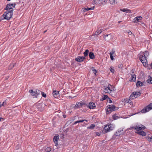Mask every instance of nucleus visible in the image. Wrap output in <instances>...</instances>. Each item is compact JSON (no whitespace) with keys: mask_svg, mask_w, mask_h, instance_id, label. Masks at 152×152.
Here are the masks:
<instances>
[{"mask_svg":"<svg viewBox=\"0 0 152 152\" xmlns=\"http://www.w3.org/2000/svg\"><path fill=\"white\" fill-rule=\"evenodd\" d=\"M128 33L129 35H131L132 34V32L131 31H129L128 32Z\"/></svg>","mask_w":152,"mask_h":152,"instance_id":"603ef678","label":"nucleus"},{"mask_svg":"<svg viewBox=\"0 0 152 152\" xmlns=\"http://www.w3.org/2000/svg\"><path fill=\"white\" fill-rule=\"evenodd\" d=\"M89 56L90 58L91 59H94L95 58V56L94 53L92 52L89 53Z\"/></svg>","mask_w":152,"mask_h":152,"instance_id":"aec40b11","label":"nucleus"},{"mask_svg":"<svg viewBox=\"0 0 152 152\" xmlns=\"http://www.w3.org/2000/svg\"><path fill=\"white\" fill-rule=\"evenodd\" d=\"M143 56L147 58L149 56V53L147 51H145L143 54Z\"/></svg>","mask_w":152,"mask_h":152,"instance_id":"473e14b6","label":"nucleus"},{"mask_svg":"<svg viewBox=\"0 0 152 152\" xmlns=\"http://www.w3.org/2000/svg\"><path fill=\"white\" fill-rule=\"evenodd\" d=\"M2 119H3L2 118L0 117V121H1V120Z\"/></svg>","mask_w":152,"mask_h":152,"instance_id":"13d9d810","label":"nucleus"},{"mask_svg":"<svg viewBox=\"0 0 152 152\" xmlns=\"http://www.w3.org/2000/svg\"><path fill=\"white\" fill-rule=\"evenodd\" d=\"M1 104H0V108H1Z\"/></svg>","mask_w":152,"mask_h":152,"instance_id":"bf43d9fd","label":"nucleus"},{"mask_svg":"<svg viewBox=\"0 0 152 152\" xmlns=\"http://www.w3.org/2000/svg\"><path fill=\"white\" fill-rule=\"evenodd\" d=\"M46 31H47V30L45 31L44 32V33H45Z\"/></svg>","mask_w":152,"mask_h":152,"instance_id":"052dcab7","label":"nucleus"},{"mask_svg":"<svg viewBox=\"0 0 152 152\" xmlns=\"http://www.w3.org/2000/svg\"><path fill=\"white\" fill-rule=\"evenodd\" d=\"M131 128L135 129L137 132H138L141 131V130L142 129H145V127L144 126L141 125V126H136L134 127H132Z\"/></svg>","mask_w":152,"mask_h":152,"instance_id":"1a4fd4ad","label":"nucleus"},{"mask_svg":"<svg viewBox=\"0 0 152 152\" xmlns=\"http://www.w3.org/2000/svg\"><path fill=\"white\" fill-rule=\"evenodd\" d=\"M102 31L103 30L102 29H98L95 32L94 35L95 36L98 35L99 34H101Z\"/></svg>","mask_w":152,"mask_h":152,"instance_id":"6ab92c4d","label":"nucleus"},{"mask_svg":"<svg viewBox=\"0 0 152 152\" xmlns=\"http://www.w3.org/2000/svg\"><path fill=\"white\" fill-rule=\"evenodd\" d=\"M108 108L106 109L107 113H109L113 111L117 110L118 108L113 105H109L107 106Z\"/></svg>","mask_w":152,"mask_h":152,"instance_id":"39448f33","label":"nucleus"},{"mask_svg":"<svg viewBox=\"0 0 152 152\" xmlns=\"http://www.w3.org/2000/svg\"><path fill=\"white\" fill-rule=\"evenodd\" d=\"M89 50L88 49L86 50H85V52H84L83 53V54L84 55V57H85V58H86V56H88V54L89 53Z\"/></svg>","mask_w":152,"mask_h":152,"instance_id":"b1692460","label":"nucleus"},{"mask_svg":"<svg viewBox=\"0 0 152 152\" xmlns=\"http://www.w3.org/2000/svg\"><path fill=\"white\" fill-rule=\"evenodd\" d=\"M131 101V100L130 99H124V102H126V103H128L129 102V101Z\"/></svg>","mask_w":152,"mask_h":152,"instance_id":"e433bc0d","label":"nucleus"},{"mask_svg":"<svg viewBox=\"0 0 152 152\" xmlns=\"http://www.w3.org/2000/svg\"><path fill=\"white\" fill-rule=\"evenodd\" d=\"M129 104L131 105H132L133 104L132 102V101H129Z\"/></svg>","mask_w":152,"mask_h":152,"instance_id":"3c124183","label":"nucleus"},{"mask_svg":"<svg viewBox=\"0 0 152 152\" xmlns=\"http://www.w3.org/2000/svg\"><path fill=\"white\" fill-rule=\"evenodd\" d=\"M110 58L112 60H113L114 59V58H113V55H112L111 54H110Z\"/></svg>","mask_w":152,"mask_h":152,"instance_id":"a18cd8bd","label":"nucleus"},{"mask_svg":"<svg viewBox=\"0 0 152 152\" xmlns=\"http://www.w3.org/2000/svg\"><path fill=\"white\" fill-rule=\"evenodd\" d=\"M135 96H137V98L140 95L141 93L139 91L135 92H133Z\"/></svg>","mask_w":152,"mask_h":152,"instance_id":"cd10ccee","label":"nucleus"},{"mask_svg":"<svg viewBox=\"0 0 152 152\" xmlns=\"http://www.w3.org/2000/svg\"><path fill=\"white\" fill-rule=\"evenodd\" d=\"M15 3L7 4L6 7L4 8V10L13 12V8L15 7Z\"/></svg>","mask_w":152,"mask_h":152,"instance_id":"20e7f679","label":"nucleus"},{"mask_svg":"<svg viewBox=\"0 0 152 152\" xmlns=\"http://www.w3.org/2000/svg\"><path fill=\"white\" fill-rule=\"evenodd\" d=\"M40 92L41 93V94H42V96H43L45 98L47 96H46V94L44 92H42L41 91H40Z\"/></svg>","mask_w":152,"mask_h":152,"instance_id":"f704fd0d","label":"nucleus"},{"mask_svg":"<svg viewBox=\"0 0 152 152\" xmlns=\"http://www.w3.org/2000/svg\"><path fill=\"white\" fill-rule=\"evenodd\" d=\"M123 66V65H122V64H119V65H118V67H121L122 68V67Z\"/></svg>","mask_w":152,"mask_h":152,"instance_id":"8fccbe9b","label":"nucleus"},{"mask_svg":"<svg viewBox=\"0 0 152 152\" xmlns=\"http://www.w3.org/2000/svg\"><path fill=\"white\" fill-rule=\"evenodd\" d=\"M94 8V6H93L91 8L87 7V8H83L81 10V11L83 12H86L90 10H93Z\"/></svg>","mask_w":152,"mask_h":152,"instance_id":"2eb2a0df","label":"nucleus"},{"mask_svg":"<svg viewBox=\"0 0 152 152\" xmlns=\"http://www.w3.org/2000/svg\"><path fill=\"white\" fill-rule=\"evenodd\" d=\"M131 77L132 78L131 79V81H134L135 80H136V75L135 74H133V75H132Z\"/></svg>","mask_w":152,"mask_h":152,"instance_id":"bb28decb","label":"nucleus"},{"mask_svg":"<svg viewBox=\"0 0 152 152\" xmlns=\"http://www.w3.org/2000/svg\"><path fill=\"white\" fill-rule=\"evenodd\" d=\"M109 103H111L112 102V100L111 99H110L109 101Z\"/></svg>","mask_w":152,"mask_h":152,"instance_id":"5fc2aeb1","label":"nucleus"},{"mask_svg":"<svg viewBox=\"0 0 152 152\" xmlns=\"http://www.w3.org/2000/svg\"><path fill=\"white\" fill-rule=\"evenodd\" d=\"M8 77L7 78H6V80H7V79H8Z\"/></svg>","mask_w":152,"mask_h":152,"instance_id":"680f3d73","label":"nucleus"},{"mask_svg":"<svg viewBox=\"0 0 152 152\" xmlns=\"http://www.w3.org/2000/svg\"><path fill=\"white\" fill-rule=\"evenodd\" d=\"M102 1L100 0H94L93 1V4H96L97 5H100L101 4Z\"/></svg>","mask_w":152,"mask_h":152,"instance_id":"a211bd4d","label":"nucleus"},{"mask_svg":"<svg viewBox=\"0 0 152 152\" xmlns=\"http://www.w3.org/2000/svg\"><path fill=\"white\" fill-rule=\"evenodd\" d=\"M29 92L31 94L32 96H34L35 97H37V94L32 90H29Z\"/></svg>","mask_w":152,"mask_h":152,"instance_id":"dca6fc26","label":"nucleus"},{"mask_svg":"<svg viewBox=\"0 0 152 152\" xmlns=\"http://www.w3.org/2000/svg\"><path fill=\"white\" fill-rule=\"evenodd\" d=\"M59 137L58 136H55L53 138V141L54 142H57V141Z\"/></svg>","mask_w":152,"mask_h":152,"instance_id":"a878e982","label":"nucleus"},{"mask_svg":"<svg viewBox=\"0 0 152 152\" xmlns=\"http://www.w3.org/2000/svg\"><path fill=\"white\" fill-rule=\"evenodd\" d=\"M126 12L127 13H130L131 12V11L129 10L126 9Z\"/></svg>","mask_w":152,"mask_h":152,"instance_id":"de8ad7c7","label":"nucleus"},{"mask_svg":"<svg viewBox=\"0 0 152 152\" xmlns=\"http://www.w3.org/2000/svg\"><path fill=\"white\" fill-rule=\"evenodd\" d=\"M95 127V125L94 124H91L89 126L87 127L88 129H93Z\"/></svg>","mask_w":152,"mask_h":152,"instance_id":"c85d7f7f","label":"nucleus"},{"mask_svg":"<svg viewBox=\"0 0 152 152\" xmlns=\"http://www.w3.org/2000/svg\"><path fill=\"white\" fill-rule=\"evenodd\" d=\"M83 122V120L77 121H76L75 122L74 124H75L77 123H81V122Z\"/></svg>","mask_w":152,"mask_h":152,"instance_id":"a19ab883","label":"nucleus"},{"mask_svg":"<svg viewBox=\"0 0 152 152\" xmlns=\"http://www.w3.org/2000/svg\"><path fill=\"white\" fill-rule=\"evenodd\" d=\"M142 19V17L141 16H137L135 17L133 20V22L134 23H137L139 22Z\"/></svg>","mask_w":152,"mask_h":152,"instance_id":"9d476101","label":"nucleus"},{"mask_svg":"<svg viewBox=\"0 0 152 152\" xmlns=\"http://www.w3.org/2000/svg\"><path fill=\"white\" fill-rule=\"evenodd\" d=\"M86 105V103L82 101L78 102L76 103V105L75 106L74 108L75 109L80 108L83 106Z\"/></svg>","mask_w":152,"mask_h":152,"instance_id":"6e6552de","label":"nucleus"},{"mask_svg":"<svg viewBox=\"0 0 152 152\" xmlns=\"http://www.w3.org/2000/svg\"><path fill=\"white\" fill-rule=\"evenodd\" d=\"M121 11L123 12H126V9H121Z\"/></svg>","mask_w":152,"mask_h":152,"instance_id":"09e8293b","label":"nucleus"},{"mask_svg":"<svg viewBox=\"0 0 152 152\" xmlns=\"http://www.w3.org/2000/svg\"><path fill=\"white\" fill-rule=\"evenodd\" d=\"M115 126L113 124H110L106 125L104 127L102 132L104 134L106 133L113 130Z\"/></svg>","mask_w":152,"mask_h":152,"instance_id":"f03ea898","label":"nucleus"},{"mask_svg":"<svg viewBox=\"0 0 152 152\" xmlns=\"http://www.w3.org/2000/svg\"><path fill=\"white\" fill-rule=\"evenodd\" d=\"M136 86L137 87L142 86H143V83L140 81H138L137 82Z\"/></svg>","mask_w":152,"mask_h":152,"instance_id":"4be33fe9","label":"nucleus"},{"mask_svg":"<svg viewBox=\"0 0 152 152\" xmlns=\"http://www.w3.org/2000/svg\"><path fill=\"white\" fill-rule=\"evenodd\" d=\"M109 1L111 4L113 5L115 4V0H109Z\"/></svg>","mask_w":152,"mask_h":152,"instance_id":"c9c22d12","label":"nucleus"},{"mask_svg":"<svg viewBox=\"0 0 152 152\" xmlns=\"http://www.w3.org/2000/svg\"><path fill=\"white\" fill-rule=\"evenodd\" d=\"M139 59L144 66H146L148 65L147 57H145L143 55H140L139 57Z\"/></svg>","mask_w":152,"mask_h":152,"instance_id":"423d86ee","label":"nucleus"},{"mask_svg":"<svg viewBox=\"0 0 152 152\" xmlns=\"http://www.w3.org/2000/svg\"><path fill=\"white\" fill-rule=\"evenodd\" d=\"M136 133L142 136H145L146 135V133L142 131H140V132H136Z\"/></svg>","mask_w":152,"mask_h":152,"instance_id":"412c9836","label":"nucleus"},{"mask_svg":"<svg viewBox=\"0 0 152 152\" xmlns=\"http://www.w3.org/2000/svg\"><path fill=\"white\" fill-rule=\"evenodd\" d=\"M115 52V50H114L113 49L111 51V52L110 53V54H111L112 55H113Z\"/></svg>","mask_w":152,"mask_h":152,"instance_id":"49530a36","label":"nucleus"},{"mask_svg":"<svg viewBox=\"0 0 152 152\" xmlns=\"http://www.w3.org/2000/svg\"><path fill=\"white\" fill-rule=\"evenodd\" d=\"M12 15L13 12L7 11L4 12L2 16L0 18V20L1 21L4 19L9 20L12 17Z\"/></svg>","mask_w":152,"mask_h":152,"instance_id":"f257e3e1","label":"nucleus"},{"mask_svg":"<svg viewBox=\"0 0 152 152\" xmlns=\"http://www.w3.org/2000/svg\"><path fill=\"white\" fill-rule=\"evenodd\" d=\"M124 133V130L123 129H119L117 131H116L115 135L116 136H120L122 135Z\"/></svg>","mask_w":152,"mask_h":152,"instance_id":"9b49d317","label":"nucleus"},{"mask_svg":"<svg viewBox=\"0 0 152 152\" xmlns=\"http://www.w3.org/2000/svg\"><path fill=\"white\" fill-rule=\"evenodd\" d=\"M7 102L6 101L4 102L2 104H1V106H5L6 105Z\"/></svg>","mask_w":152,"mask_h":152,"instance_id":"58836bf2","label":"nucleus"},{"mask_svg":"<svg viewBox=\"0 0 152 152\" xmlns=\"http://www.w3.org/2000/svg\"><path fill=\"white\" fill-rule=\"evenodd\" d=\"M56 144L55 145L58 148V143H55Z\"/></svg>","mask_w":152,"mask_h":152,"instance_id":"864d4df0","label":"nucleus"},{"mask_svg":"<svg viewBox=\"0 0 152 152\" xmlns=\"http://www.w3.org/2000/svg\"><path fill=\"white\" fill-rule=\"evenodd\" d=\"M92 71L93 72L94 74L95 75H96V73L97 72L96 70V69H94L93 67H92Z\"/></svg>","mask_w":152,"mask_h":152,"instance_id":"ea45409f","label":"nucleus"},{"mask_svg":"<svg viewBox=\"0 0 152 152\" xmlns=\"http://www.w3.org/2000/svg\"><path fill=\"white\" fill-rule=\"evenodd\" d=\"M85 59V57L79 56L75 58V60L77 62H82Z\"/></svg>","mask_w":152,"mask_h":152,"instance_id":"ddd939ff","label":"nucleus"},{"mask_svg":"<svg viewBox=\"0 0 152 152\" xmlns=\"http://www.w3.org/2000/svg\"><path fill=\"white\" fill-rule=\"evenodd\" d=\"M152 109V103H150L149 104L145 107L143 109L141 110V112L142 113H145L149 111Z\"/></svg>","mask_w":152,"mask_h":152,"instance_id":"0eeeda50","label":"nucleus"},{"mask_svg":"<svg viewBox=\"0 0 152 152\" xmlns=\"http://www.w3.org/2000/svg\"><path fill=\"white\" fill-rule=\"evenodd\" d=\"M108 96L106 95H104L102 96V100H104L106 99L107 97Z\"/></svg>","mask_w":152,"mask_h":152,"instance_id":"4c0bfd02","label":"nucleus"},{"mask_svg":"<svg viewBox=\"0 0 152 152\" xmlns=\"http://www.w3.org/2000/svg\"><path fill=\"white\" fill-rule=\"evenodd\" d=\"M83 121H88L87 120H85V119L83 120Z\"/></svg>","mask_w":152,"mask_h":152,"instance_id":"6e6d98bb","label":"nucleus"},{"mask_svg":"<svg viewBox=\"0 0 152 152\" xmlns=\"http://www.w3.org/2000/svg\"><path fill=\"white\" fill-rule=\"evenodd\" d=\"M81 118V117H80L79 118Z\"/></svg>","mask_w":152,"mask_h":152,"instance_id":"0e129e2a","label":"nucleus"},{"mask_svg":"<svg viewBox=\"0 0 152 152\" xmlns=\"http://www.w3.org/2000/svg\"><path fill=\"white\" fill-rule=\"evenodd\" d=\"M134 70L133 69H132V72L133 73H134Z\"/></svg>","mask_w":152,"mask_h":152,"instance_id":"4d7b16f0","label":"nucleus"},{"mask_svg":"<svg viewBox=\"0 0 152 152\" xmlns=\"http://www.w3.org/2000/svg\"><path fill=\"white\" fill-rule=\"evenodd\" d=\"M146 139L149 142H152V136L151 137H146Z\"/></svg>","mask_w":152,"mask_h":152,"instance_id":"c756f323","label":"nucleus"},{"mask_svg":"<svg viewBox=\"0 0 152 152\" xmlns=\"http://www.w3.org/2000/svg\"><path fill=\"white\" fill-rule=\"evenodd\" d=\"M136 98H137V96H135V95L134 94V93L133 92V93L130 95V97H129V99H130L131 100L134 99Z\"/></svg>","mask_w":152,"mask_h":152,"instance_id":"5701e85b","label":"nucleus"},{"mask_svg":"<svg viewBox=\"0 0 152 152\" xmlns=\"http://www.w3.org/2000/svg\"><path fill=\"white\" fill-rule=\"evenodd\" d=\"M112 87V86L110 84L108 85V86H104L103 87L104 92L105 93H111V95H113L112 93H114V90Z\"/></svg>","mask_w":152,"mask_h":152,"instance_id":"7ed1b4c3","label":"nucleus"},{"mask_svg":"<svg viewBox=\"0 0 152 152\" xmlns=\"http://www.w3.org/2000/svg\"><path fill=\"white\" fill-rule=\"evenodd\" d=\"M148 78V79L147 80V82L148 83L152 84V77L149 76Z\"/></svg>","mask_w":152,"mask_h":152,"instance_id":"393cba45","label":"nucleus"},{"mask_svg":"<svg viewBox=\"0 0 152 152\" xmlns=\"http://www.w3.org/2000/svg\"><path fill=\"white\" fill-rule=\"evenodd\" d=\"M113 117L114 120H116L119 118L118 116H117L116 114H114L113 116Z\"/></svg>","mask_w":152,"mask_h":152,"instance_id":"7c9ffc66","label":"nucleus"},{"mask_svg":"<svg viewBox=\"0 0 152 152\" xmlns=\"http://www.w3.org/2000/svg\"><path fill=\"white\" fill-rule=\"evenodd\" d=\"M53 96L54 97L56 98H57L59 96V92L58 91H55L53 92Z\"/></svg>","mask_w":152,"mask_h":152,"instance_id":"f3484780","label":"nucleus"},{"mask_svg":"<svg viewBox=\"0 0 152 152\" xmlns=\"http://www.w3.org/2000/svg\"><path fill=\"white\" fill-rule=\"evenodd\" d=\"M15 65V64L14 63L11 64L9 67V69H12L14 66Z\"/></svg>","mask_w":152,"mask_h":152,"instance_id":"2f4dec72","label":"nucleus"},{"mask_svg":"<svg viewBox=\"0 0 152 152\" xmlns=\"http://www.w3.org/2000/svg\"><path fill=\"white\" fill-rule=\"evenodd\" d=\"M110 71L113 73L114 72V69L112 67H111L110 69Z\"/></svg>","mask_w":152,"mask_h":152,"instance_id":"79ce46f5","label":"nucleus"},{"mask_svg":"<svg viewBox=\"0 0 152 152\" xmlns=\"http://www.w3.org/2000/svg\"><path fill=\"white\" fill-rule=\"evenodd\" d=\"M7 1H10L11 0H7Z\"/></svg>","mask_w":152,"mask_h":152,"instance_id":"e2e57ef3","label":"nucleus"},{"mask_svg":"<svg viewBox=\"0 0 152 152\" xmlns=\"http://www.w3.org/2000/svg\"><path fill=\"white\" fill-rule=\"evenodd\" d=\"M88 107L90 109H94L96 108V106L94 103L90 102L88 104Z\"/></svg>","mask_w":152,"mask_h":152,"instance_id":"4468645a","label":"nucleus"},{"mask_svg":"<svg viewBox=\"0 0 152 152\" xmlns=\"http://www.w3.org/2000/svg\"><path fill=\"white\" fill-rule=\"evenodd\" d=\"M104 37L106 40L109 41L112 39V36L110 34H106L104 35Z\"/></svg>","mask_w":152,"mask_h":152,"instance_id":"f8f14e48","label":"nucleus"},{"mask_svg":"<svg viewBox=\"0 0 152 152\" xmlns=\"http://www.w3.org/2000/svg\"><path fill=\"white\" fill-rule=\"evenodd\" d=\"M95 134H96V135L97 136H99L100 135V134L97 132H95Z\"/></svg>","mask_w":152,"mask_h":152,"instance_id":"c03bdc74","label":"nucleus"},{"mask_svg":"<svg viewBox=\"0 0 152 152\" xmlns=\"http://www.w3.org/2000/svg\"><path fill=\"white\" fill-rule=\"evenodd\" d=\"M51 149L50 147H47L45 149V151L47 152H49L50 151H51Z\"/></svg>","mask_w":152,"mask_h":152,"instance_id":"72a5a7b5","label":"nucleus"},{"mask_svg":"<svg viewBox=\"0 0 152 152\" xmlns=\"http://www.w3.org/2000/svg\"><path fill=\"white\" fill-rule=\"evenodd\" d=\"M107 1L106 0H104V1H102V2L101 4H106Z\"/></svg>","mask_w":152,"mask_h":152,"instance_id":"37998d69","label":"nucleus"}]
</instances>
